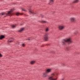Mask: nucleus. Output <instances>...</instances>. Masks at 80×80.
<instances>
[{"instance_id": "5", "label": "nucleus", "mask_w": 80, "mask_h": 80, "mask_svg": "<svg viewBox=\"0 0 80 80\" xmlns=\"http://www.w3.org/2000/svg\"><path fill=\"white\" fill-rule=\"evenodd\" d=\"M58 28L59 30H62L65 28V26L63 25H60L58 26Z\"/></svg>"}, {"instance_id": "21", "label": "nucleus", "mask_w": 80, "mask_h": 80, "mask_svg": "<svg viewBox=\"0 0 80 80\" xmlns=\"http://www.w3.org/2000/svg\"><path fill=\"white\" fill-rule=\"evenodd\" d=\"M25 45L24 44H22V47H25Z\"/></svg>"}, {"instance_id": "4", "label": "nucleus", "mask_w": 80, "mask_h": 80, "mask_svg": "<svg viewBox=\"0 0 80 80\" xmlns=\"http://www.w3.org/2000/svg\"><path fill=\"white\" fill-rule=\"evenodd\" d=\"M48 33H46L44 35V40L45 41H47L48 39Z\"/></svg>"}, {"instance_id": "2", "label": "nucleus", "mask_w": 80, "mask_h": 80, "mask_svg": "<svg viewBox=\"0 0 80 80\" xmlns=\"http://www.w3.org/2000/svg\"><path fill=\"white\" fill-rule=\"evenodd\" d=\"M66 42L68 43H72L73 42L72 40V38L70 37H69L62 40V45H65Z\"/></svg>"}, {"instance_id": "12", "label": "nucleus", "mask_w": 80, "mask_h": 80, "mask_svg": "<svg viewBox=\"0 0 80 80\" xmlns=\"http://www.w3.org/2000/svg\"><path fill=\"white\" fill-rule=\"evenodd\" d=\"M24 28H22L20 29L18 31L19 32H23V30H24Z\"/></svg>"}, {"instance_id": "10", "label": "nucleus", "mask_w": 80, "mask_h": 80, "mask_svg": "<svg viewBox=\"0 0 80 80\" xmlns=\"http://www.w3.org/2000/svg\"><path fill=\"white\" fill-rule=\"evenodd\" d=\"M50 31V28L48 27L44 29V31L45 32H48Z\"/></svg>"}, {"instance_id": "17", "label": "nucleus", "mask_w": 80, "mask_h": 80, "mask_svg": "<svg viewBox=\"0 0 80 80\" xmlns=\"http://www.w3.org/2000/svg\"><path fill=\"white\" fill-rule=\"evenodd\" d=\"M12 28H15L16 27V25H13L12 26Z\"/></svg>"}, {"instance_id": "13", "label": "nucleus", "mask_w": 80, "mask_h": 80, "mask_svg": "<svg viewBox=\"0 0 80 80\" xmlns=\"http://www.w3.org/2000/svg\"><path fill=\"white\" fill-rule=\"evenodd\" d=\"M13 40L14 39H13L12 40L11 39H9L8 40V42H9L10 43H11L12 42H13Z\"/></svg>"}, {"instance_id": "3", "label": "nucleus", "mask_w": 80, "mask_h": 80, "mask_svg": "<svg viewBox=\"0 0 80 80\" xmlns=\"http://www.w3.org/2000/svg\"><path fill=\"white\" fill-rule=\"evenodd\" d=\"M13 9H12L11 10L8 12V13H5V12L2 13L0 14V16L2 17V15H6V16H12L13 15V13L12 12H13L14 10Z\"/></svg>"}, {"instance_id": "15", "label": "nucleus", "mask_w": 80, "mask_h": 80, "mask_svg": "<svg viewBox=\"0 0 80 80\" xmlns=\"http://www.w3.org/2000/svg\"><path fill=\"white\" fill-rule=\"evenodd\" d=\"M5 38V36L1 35L0 36V39L1 40H2V39H3V38Z\"/></svg>"}, {"instance_id": "22", "label": "nucleus", "mask_w": 80, "mask_h": 80, "mask_svg": "<svg viewBox=\"0 0 80 80\" xmlns=\"http://www.w3.org/2000/svg\"><path fill=\"white\" fill-rule=\"evenodd\" d=\"M62 66H65V63H62Z\"/></svg>"}, {"instance_id": "18", "label": "nucleus", "mask_w": 80, "mask_h": 80, "mask_svg": "<svg viewBox=\"0 0 80 80\" xmlns=\"http://www.w3.org/2000/svg\"><path fill=\"white\" fill-rule=\"evenodd\" d=\"M50 2H49V4H50V3H53L54 2V0H50Z\"/></svg>"}, {"instance_id": "6", "label": "nucleus", "mask_w": 80, "mask_h": 80, "mask_svg": "<svg viewBox=\"0 0 80 80\" xmlns=\"http://www.w3.org/2000/svg\"><path fill=\"white\" fill-rule=\"evenodd\" d=\"M70 20L71 22H75L77 21V19L76 18L74 17H72L70 18Z\"/></svg>"}, {"instance_id": "1", "label": "nucleus", "mask_w": 80, "mask_h": 80, "mask_svg": "<svg viewBox=\"0 0 80 80\" xmlns=\"http://www.w3.org/2000/svg\"><path fill=\"white\" fill-rule=\"evenodd\" d=\"M58 73H52L51 74V76L49 77L48 80H57L58 79ZM61 80H64V78H62Z\"/></svg>"}, {"instance_id": "14", "label": "nucleus", "mask_w": 80, "mask_h": 80, "mask_svg": "<svg viewBox=\"0 0 80 80\" xmlns=\"http://www.w3.org/2000/svg\"><path fill=\"white\" fill-rule=\"evenodd\" d=\"M79 2V0H74L73 1V3H78Z\"/></svg>"}, {"instance_id": "16", "label": "nucleus", "mask_w": 80, "mask_h": 80, "mask_svg": "<svg viewBox=\"0 0 80 80\" xmlns=\"http://www.w3.org/2000/svg\"><path fill=\"white\" fill-rule=\"evenodd\" d=\"M41 22L42 23H48V22L46 21H42Z\"/></svg>"}, {"instance_id": "25", "label": "nucleus", "mask_w": 80, "mask_h": 80, "mask_svg": "<svg viewBox=\"0 0 80 80\" xmlns=\"http://www.w3.org/2000/svg\"><path fill=\"white\" fill-rule=\"evenodd\" d=\"M5 17H6V16H5Z\"/></svg>"}, {"instance_id": "19", "label": "nucleus", "mask_w": 80, "mask_h": 80, "mask_svg": "<svg viewBox=\"0 0 80 80\" xmlns=\"http://www.w3.org/2000/svg\"><path fill=\"white\" fill-rule=\"evenodd\" d=\"M20 15V13L18 12H17L16 13V15H17V16H18Z\"/></svg>"}, {"instance_id": "11", "label": "nucleus", "mask_w": 80, "mask_h": 80, "mask_svg": "<svg viewBox=\"0 0 80 80\" xmlns=\"http://www.w3.org/2000/svg\"><path fill=\"white\" fill-rule=\"evenodd\" d=\"M36 62V61H32L30 63L31 64V65H33L34 63H35Z\"/></svg>"}, {"instance_id": "7", "label": "nucleus", "mask_w": 80, "mask_h": 80, "mask_svg": "<svg viewBox=\"0 0 80 80\" xmlns=\"http://www.w3.org/2000/svg\"><path fill=\"white\" fill-rule=\"evenodd\" d=\"M48 76V74L46 72H45L42 73V77L43 78H46Z\"/></svg>"}, {"instance_id": "20", "label": "nucleus", "mask_w": 80, "mask_h": 80, "mask_svg": "<svg viewBox=\"0 0 80 80\" xmlns=\"http://www.w3.org/2000/svg\"><path fill=\"white\" fill-rule=\"evenodd\" d=\"M22 10H23V11H24L25 12H27V10H26L24 8L22 9Z\"/></svg>"}, {"instance_id": "8", "label": "nucleus", "mask_w": 80, "mask_h": 80, "mask_svg": "<svg viewBox=\"0 0 80 80\" xmlns=\"http://www.w3.org/2000/svg\"><path fill=\"white\" fill-rule=\"evenodd\" d=\"M46 72L47 73H48V74H49L50 73H51V72H52V69L51 68L48 69L46 70Z\"/></svg>"}, {"instance_id": "9", "label": "nucleus", "mask_w": 80, "mask_h": 80, "mask_svg": "<svg viewBox=\"0 0 80 80\" xmlns=\"http://www.w3.org/2000/svg\"><path fill=\"white\" fill-rule=\"evenodd\" d=\"M28 10L29 11V13H31V14H36V13L34 12H33V11H32V10H31V8H28Z\"/></svg>"}, {"instance_id": "23", "label": "nucleus", "mask_w": 80, "mask_h": 80, "mask_svg": "<svg viewBox=\"0 0 80 80\" xmlns=\"http://www.w3.org/2000/svg\"><path fill=\"white\" fill-rule=\"evenodd\" d=\"M2 57V54L0 53V57Z\"/></svg>"}, {"instance_id": "24", "label": "nucleus", "mask_w": 80, "mask_h": 80, "mask_svg": "<svg viewBox=\"0 0 80 80\" xmlns=\"http://www.w3.org/2000/svg\"><path fill=\"white\" fill-rule=\"evenodd\" d=\"M26 40H30V39H29V38H28V39H26Z\"/></svg>"}]
</instances>
